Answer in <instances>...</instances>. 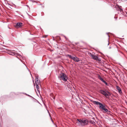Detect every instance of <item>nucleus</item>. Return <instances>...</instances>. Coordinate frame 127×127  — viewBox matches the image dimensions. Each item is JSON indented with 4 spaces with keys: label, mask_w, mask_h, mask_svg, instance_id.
<instances>
[{
    "label": "nucleus",
    "mask_w": 127,
    "mask_h": 127,
    "mask_svg": "<svg viewBox=\"0 0 127 127\" xmlns=\"http://www.w3.org/2000/svg\"><path fill=\"white\" fill-rule=\"evenodd\" d=\"M88 123V121L85 119H77L76 122V125L79 126H84L87 125Z\"/></svg>",
    "instance_id": "f257e3e1"
},
{
    "label": "nucleus",
    "mask_w": 127,
    "mask_h": 127,
    "mask_svg": "<svg viewBox=\"0 0 127 127\" xmlns=\"http://www.w3.org/2000/svg\"><path fill=\"white\" fill-rule=\"evenodd\" d=\"M58 77L59 78H60L61 80L64 81H66L67 79V77L66 74L63 73H61L60 74Z\"/></svg>",
    "instance_id": "f03ea898"
},
{
    "label": "nucleus",
    "mask_w": 127,
    "mask_h": 127,
    "mask_svg": "<svg viewBox=\"0 0 127 127\" xmlns=\"http://www.w3.org/2000/svg\"><path fill=\"white\" fill-rule=\"evenodd\" d=\"M107 92L108 94H107L105 91L103 90H100L99 91L100 93L104 95L107 98H108L109 96L111 95V94L110 93L108 92Z\"/></svg>",
    "instance_id": "7ed1b4c3"
},
{
    "label": "nucleus",
    "mask_w": 127,
    "mask_h": 127,
    "mask_svg": "<svg viewBox=\"0 0 127 127\" xmlns=\"http://www.w3.org/2000/svg\"><path fill=\"white\" fill-rule=\"evenodd\" d=\"M99 108L100 109H101L102 110H104L103 112L104 113H106L108 112V109L106 108L105 106L102 104L101 106H99Z\"/></svg>",
    "instance_id": "20e7f679"
},
{
    "label": "nucleus",
    "mask_w": 127,
    "mask_h": 127,
    "mask_svg": "<svg viewBox=\"0 0 127 127\" xmlns=\"http://www.w3.org/2000/svg\"><path fill=\"white\" fill-rule=\"evenodd\" d=\"M116 10L118 11H119L123 15H124V13L123 11V10L121 8L120 6H118L116 8Z\"/></svg>",
    "instance_id": "39448f33"
},
{
    "label": "nucleus",
    "mask_w": 127,
    "mask_h": 127,
    "mask_svg": "<svg viewBox=\"0 0 127 127\" xmlns=\"http://www.w3.org/2000/svg\"><path fill=\"white\" fill-rule=\"evenodd\" d=\"M23 24L21 23H18L15 26L16 28H18L21 27L22 26Z\"/></svg>",
    "instance_id": "423d86ee"
},
{
    "label": "nucleus",
    "mask_w": 127,
    "mask_h": 127,
    "mask_svg": "<svg viewBox=\"0 0 127 127\" xmlns=\"http://www.w3.org/2000/svg\"><path fill=\"white\" fill-rule=\"evenodd\" d=\"M90 55L94 60H98V57L97 56H95L92 54H90Z\"/></svg>",
    "instance_id": "0eeeda50"
},
{
    "label": "nucleus",
    "mask_w": 127,
    "mask_h": 127,
    "mask_svg": "<svg viewBox=\"0 0 127 127\" xmlns=\"http://www.w3.org/2000/svg\"><path fill=\"white\" fill-rule=\"evenodd\" d=\"M72 59L74 61L76 62H78L80 61L79 59L76 57H73Z\"/></svg>",
    "instance_id": "6e6552de"
},
{
    "label": "nucleus",
    "mask_w": 127,
    "mask_h": 127,
    "mask_svg": "<svg viewBox=\"0 0 127 127\" xmlns=\"http://www.w3.org/2000/svg\"><path fill=\"white\" fill-rule=\"evenodd\" d=\"M116 89L117 90L119 93L120 94L122 93V90L118 86H116Z\"/></svg>",
    "instance_id": "1a4fd4ad"
},
{
    "label": "nucleus",
    "mask_w": 127,
    "mask_h": 127,
    "mask_svg": "<svg viewBox=\"0 0 127 127\" xmlns=\"http://www.w3.org/2000/svg\"><path fill=\"white\" fill-rule=\"evenodd\" d=\"M98 78L102 82L104 83V84L106 83V82L99 75H98Z\"/></svg>",
    "instance_id": "9d476101"
},
{
    "label": "nucleus",
    "mask_w": 127,
    "mask_h": 127,
    "mask_svg": "<svg viewBox=\"0 0 127 127\" xmlns=\"http://www.w3.org/2000/svg\"><path fill=\"white\" fill-rule=\"evenodd\" d=\"M35 84H39L40 83L39 81L38 78L36 76L35 79Z\"/></svg>",
    "instance_id": "9b49d317"
},
{
    "label": "nucleus",
    "mask_w": 127,
    "mask_h": 127,
    "mask_svg": "<svg viewBox=\"0 0 127 127\" xmlns=\"http://www.w3.org/2000/svg\"><path fill=\"white\" fill-rule=\"evenodd\" d=\"M94 103L96 104L97 105H99V106H101L102 104L100 102L97 101H94Z\"/></svg>",
    "instance_id": "f8f14e48"
},
{
    "label": "nucleus",
    "mask_w": 127,
    "mask_h": 127,
    "mask_svg": "<svg viewBox=\"0 0 127 127\" xmlns=\"http://www.w3.org/2000/svg\"><path fill=\"white\" fill-rule=\"evenodd\" d=\"M66 56L67 57H69V58H70L71 59H72V58H73V57L71 56V55H69L68 54H67V55H66Z\"/></svg>",
    "instance_id": "ddd939ff"
},
{
    "label": "nucleus",
    "mask_w": 127,
    "mask_h": 127,
    "mask_svg": "<svg viewBox=\"0 0 127 127\" xmlns=\"http://www.w3.org/2000/svg\"><path fill=\"white\" fill-rule=\"evenodd\" d=\"M16 52H12L10 54V55H16Z\"/></svg>",
    "instance_id": "4468645a"
},
{
    "label": "nucleus",
    "mask_w": 127,
    "mask_h": 127,
    "mask_svg": "<svg viewBox=\"0 0 127 127\" xmlns=\"http://www.w3.org/2000/svg\"><path fill=\"white\" fill-rule=\"evenodd\" d=\"M36 85V88L37 89V90L38 91V89H39V87L38 86V85L39 84H35Z\"/></svg>",
    "instance_id": "2eb2a0df"
},
{
    "label": "nucleus",
    "mask_w": 127,
    "mask_h": 127,
    "mask_svg": "<svg viewBox=\"0 0 127 127\" xmlns=\"http://www.w3.org/2000/svg\"><path fill=\"white\" fill-rule=\"evenodd\" d=\"M90 123L93 124H94L95 123V122L93 121H90Z\"/></svg>",
    "instance_id": "dca6fc26"
},
{
    "label": "nucleus",
    "mask_w": 127,
    "mask_h": 127,
    "mask_svg": "<svg viewBox=\"0 0 127 127\" xmlns=\"http://www.w3.org/2000/svg\"><path fill=\"white\" fill-rule=\"evenodd\" d=\"M106 85H108V84L106 82V83H105V84Z\"/></svg>",
    "instance_id": "f3484780"
},
{
    "label": "nucleus",
    "mask_w": 127,
    "mask_h": 127,
    "mask_svg": "<svg viewBox=\"0 0 127 127\" xmlns=\"http://www.w3.org/2000/svg\"><path fill=\"white\" fill-rule=\"evenodd\" d=\"M26 94L27 95L29 96H31L30 95H27V94Z\"/></svg>",
    "instance_id": "a211bd4d"
},
{
    "label": "nucleus",
    "mask_w": 127,
    "mask_h": 127,
    "mask_svg": "<svg viewBox=\"0 0 127 127\" xmlns=\"http://www.w3.org/2000/svg\"><path fill=\"white\" fill-rule=\"evenodd\" d=\"M107 35H108V38H109V35L108 34H107Z\"/></svg>",
    "instance_id": "6ab92c4d"
},
{
    "label": "nucleus",
    "mask_w": 127,
    "mask_h": 127,
    "mask_svg": "<svg viewBox=\"0 0 127 127\" xmlns=\"http://www.w3.org/2000/svg\"><path fill=\"white\" fill-rule=\"evenodd\" d=\"M110 112H111L110 111H109L108 112V113H110Z\"/></svg>",
    "instance_id": "aec40b11"
},
{
    "label": "nucleus",
    "mask_w": 127,
    "mask_h": 127,
    "mask_svg": "<svg viewBox=\"0 0 127 127\" xmlns=\"http://www.w3.org/2000/svg\"><path fill=\"white\" fill-rule=\"evenodd\" d=\"M125 13H126L127 14V13L126 12H125Z\"/></svg>",
    "instance_id": "412c9836"
},
{
    "label": "nucleus",
    "mask_w": 127,
    "mask_h": 127,
    "mask_svg": "<svg viewBox=\"0 0 127 127\" xmlns=\"http://www.w3.org/2000/svg\"><path fill=\"white\" fill-rule=\"evenodd\" d=\"M30 34L32 35V34H31V33H30Z\"/></svg>",
    "instance_id": "4be33fe9"
},
{
    "label": "nucleus",
    "mask_w": 127,
    "mask_h": 127,
    "mask_svg": "<svg viewBox=\"0 0 127 127\" xmlns=\"http://www.w3.org/2000/svg\"><path fill=\"white\" fill-rule=\"evenodd\" d=\"M109 48H111V47H109Z\"/></svg>",
    "instance_id": "5701e85b"
},
{
    "label": "nucleus",
    "mask_w": 127,
    "mask_h": 127,
    "mask_svg": "<svg viewBox=\"0 0 127 127\" xmlns=\"http://www.w3.org/2000/svg\"><path fill=\"white\" fill-rule=\"evenodd\" d=\"M56 127H57V126H56Z\"/></svg>",
    "instance_id": "b1692460"
}]
</instances>
